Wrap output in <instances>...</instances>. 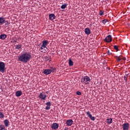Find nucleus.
I'll return each mask as SVG.
<instances>
[{"mask_svg": "<svg viewBox=\"0 0 130 130\" xmlns=\"http://www.w3.org/2000/svg\"><path fill=\"white\" fill-rule=\"evenodd\" d=\"M5 27H8L9 25H10V24H11V22H10V21L9 20H5Z\"/></svg>", "mask_w": 130, "mask_h": 130, "instance_id": "412c9836", "label": "nucleus"}, {"mask_svg": "<svg viewBox=\"0 0 130 130\" xmlns=\"http://www.w3.org/2000/svg\"><path fill=\"white\" fill-rule=\"evenodd\" d=\"M46 107H45L46 110H49L51 106V102H48L46 103Z\"/></svg>", "mask_w": 130, "mask_h": 130, "instance_id": "1a4fd4ad", "label": "nucleus"}, {"mask_svg": "<svg viewBox=\"0 0 130 130\" xmlns=\"http://www.w3.org/2000/svg\"><path fill=\"white\" fill-rule=\"evenodd\" d=\"M4 117H5V115H4L3 112H0V118H4Z\"/></svg>", "mask_w": 130, "mask_h": 130, "instance_id": "b1692460", "label": "nucleus"}, {"mask_svg": "<svg viewBox=\"0 0 130 130\" xmlns=\"http://www.w3.org/2000/svg\"><path fill=\"white\" fill-rule=\"evenodd\" d=\"M55 18H56V17L55 16L54 14H50L49 15V19H50V20H51V21L54 20L55 19Z\"/></svg>", "mask_w": 130, "mask_h": 130, "instance_id": "ddd939ff", "label": "nucleus"}, {"mask_svg": "<svg viewBox=\"0 0 130 130\" xmlns=\"http://www.w3.org/2000/svg\"><path fill=\"white\" fill-rule=\"evenodd\" d=\"M4 123L5 126H6V127H8V126H9V124L10 123V121L8 119H5L4 121Z\"/></svg>", "mask_w": 130, "mask_h": 130, "instance_id": "dca6fc26", "label": "nucleus"}, {"mask_svg": "<svg viewBox=\"0 0 130 130\" xmlns=\"http://www.w3.org/2000/svg\"><path fill=\"white\" fill-rule=\"evenodd\" d=\"M43 74L47 76L48 75H50L51 74V71H50V69H45L44 71Z\"/></svg>", "mask_w": 130, "mask_h": 130, "instance_id": "f8f14e48", "label": "nucleus"}, {"mask_svg": "<svg viewBox=\"0 0 130 130\" xmlns=\"http://www.w3.org/2000/svg\"><path fill=\"white\" fill-rule=\"evenodd\" d=\"M69 64L70 67L74 66V62L71 59H69Z\"/></svg>", "mask_w": 130, "mask_h": 130, "instance_id": "4be33fe9", "label": "nucleus"}, {"mask_svg": "<svg viewBox=\"0 0 130 130\" xmlns=\"http://www.w3.org/2000/svg\"><path fill=\"white\" fill-rule=\"evenodd\" d=\"M81 83L83 84H85V85L89 84V83L91 82V79L89 76H84L83 78L81 80Z\"/></svg>", "mask_w": 130, "mask_h": 130, "instance_id": "7ed1b4c3", "label": "nucleus"}, {"mask_svg": "<svg viewBox=\"0 0 130 130\" xmlns=\"http://www.w3.org/2000/svg\"><path fill=\"white\" fill-rule=\"evenodd\" d=\"M0 128H1V129L6 128V127H5V126L3 124H1L0 125Z\"/></svg>", "mask_w": 130, "mask_h": 130, "instance_id": "cd10ccee", "label": "nucleus"}, {"mask_svg": "<svg viewBox=\"0 0 130 130\" xmlns=\"http://www.w3.org/2000/svg\"><path fill=\"white\" fill-rule=\"evenodd\" d=\"M22 95V91L21 90H18L16 92L15 95L16 97H20Z\"/></svg>", "mask_w": 130, "mask_h": 130, "instance_id": "f3484780", "label": "nucleus"}, {"mask_svg": "<svg viewBox=\"0 0 130 130\" xmlns=\"http://www.w3.org/2000/svg\"><path fill=\"white\" fill-rule=\"evenodd\" d=\"M68 6V4H64L63 5H62L61 6V9H66V7H67Z\"/></svg>", "mask_w": 130, "mask_h": 130, "instance_id": "5701e85b", "label": "nucleus"}, {"mask_svg": "<svg viewBox=\"0 0 130 130\" xmlns=\"http://www.w3.org/2000/svg\"><path fill=\"white\" fill-rule=\"evenodd\" d=\"M52 129H57L58 128V124L57 123H53L51 125Z\"/></svg>", "mask_w": 130, "mask_h": 130, "instance_id": "9b49d317", "label": "nucleus"}, {"mask_svg": "<svg viewBox=\"0 0 130 130\" xmlns=\"http://www.w3.org/2000/svg\"><path fill=\"white\" fill-rule=\"evenodd\" d=\"M122 127L123 130H128V128H129V124L128 123H124L122 125Z\"/></svg>", "mask_w": 130, "mask_h": 130, "instance_id": "423d86ee", "label": "nucleus"}, {"mask_svg": "<svg viewBox=\"0 0 130 130\" xmlns=\"http://www.w3.org/2000/svg\"><path fill=\"white\" fill-rule=\"evenodd\" d=\"M127 76H124V80L125 81V83H127Z\"/></svg>", "mask_w": 130, "mask_h": 130, "instance_id": "a878e982", "label": "nucleus"}, {"mask_svg": "<svg viewBox=\"0 0 130 130\" xmlns=\"http://www.w3.org/2000/svg\"><path fill=\"white\" fill-rule=\"evenodd\" d=\"M49 42L47 40H44L42 42V44L40 48V51L43 52V53H46V51L48 50V48L46 47L48 45Z\"/></svg>", "mask_w": 130, "mask_h": 130, "instance_id": "f03ea898", "label": "nucleus"}, {"mask_svg": "<svg viewBox=\"0 0 130 130\" xmlns=\"http://www.w3.org/2000/svg\"><path fill=\"white\" fill-rule=\"evenodd\" d=\"M84 32L86 35H89V34H91V30H90V28H86L84 29Z\"/></svg>", "mask_w": 130, "mask_h": 130, "instance_id": "2eb2a0df", "label": "nucleus"}, {"mask_svg": "<svg viewBox=\"0 0 130 130\" xmlns=\"http://www.w3.org/2000/svg\"><path fill=\"white\" fill-rule=\"evenodd\" d=\"M18 60L21 62L27 63L31 59V53L29 52L22 51L19 56H18Z\"/></svg>", "mask_w": 130, "mask_h": 130, "instance_id": "f257e3e1", "label": "nucleus"}, {"mask_svg": "<svg viewBox=\"0 0 130 130\" xmlns=\"http://www.w3.org/2000/svg\"><path fill=\"white\" fill-rule=\"evenodd\" d=\"M106 122L108 123V124H111V123H112V118L107 119Z\"/></svg>", "mask_w": 130, "mask_h": 130, "instance_id": "aec40b11", "label": "nucleus"}, {"mask_svg": "<svg viewBox=\"0 0 130 130\" xmlns=\"http://www.w3.org/2000/svg\"><path fill=\"white\" fill-rule=\"evenodd\" d=\"M105 41H106V42H111V41H112V37H111V35H109L106 37Z\"/></svg>", "mask_w": 130, "mask_h": 130, "instance_id": "6e6552de", "label": "nucleus"}, {"mask_svg": "<svg viewBox=\"0 0 130 130\" xmlns=\"http://www.w3.org/2000/svg\"><path fill=\"white\" fill-rule=\"evenodd\" d=\"M39 98L41 99V100H46V98H47V95L44 92H40L39 95H38Z\"/></svg>", "mask_w": 130, "mask_h": 130, "instance_id": "39448f33", "label": "nucleus"}, {"mask_svg": "<svg viewBox=\"0 0 130 130\" xmlns=\"http://www.w3.org/2000/svg\"><path fill=\"white\" fill-rule=\"evenodd\" d=\"M124 76H125V77H128V74H125Z\"/></svg>", "mask_w": 130, "mask_h": 130, "instance_id": "72a5a7b5", "label": "nucleus"}, {"mask_svg": "<svg viewBox=\"0 0 130 130\" xmlns=\"http://www.w3.org/2000/svg\"><path fill=\"white\" fill-rule=\"evenodd\" d=\"M11 42H17V40H14V41H11Z\"/></svg>", "mask_w": 130, "mask_h": 130, "instance_id": "c9c22d12", "label": "nucleus"}, {"mask_svg": "<svg viewBox=\"0 0 130 130\" xmlns=\"http://www.w3.org/2000/svg\"><path fill=\"white\" fill-rule=\"evenodd\" d=\"M68 129H69V128L66 127L64 130H68Z\"/></svg>", "mask_w": 130, "mask_h": 130, "instance_id": "f704fd0d", "label": "nucleus"}, {"mask_svg": "<svg viewBox=\"0 0 130 130\" xmlns=\"http://www.w3.org/2000/svg\"><path fill=\"white\" fill-rule=\"evenodd\" d=\"M6 72V63L5 62L0 61V73L4 74Z\"/></svg>", "mask_w": 130, "mask_h": 130, "instance_id": "20e7f679", "label": "nucleus"}, {"mask_svg": "<svg viewBox=\"0 0 130 130\" xmlns=\"http://www.w3.org/2000/svg\"><path fill=\"white\" fill-rule=\"evenodd\" d=\"M103 13H104L103 11H100V14H99L100 16H102L103 15Z\"/></svg>", "mask_w": 130, "mask_h": 130, "instance_id": "7c9ffc66", "label": "nucleus"}, {"mask_svg": "<svg viewBox=\"0 0 130 130\" xmlns=\"http://www.w3.org/2000/svg\"><path fill=\"white\" fill-rule=\"evenodd\" d=\"M107 54H110V53L109 52V51H108L107 52Z\"/></svg>", "mask_w": 130, "mask_h": 130, "instance_id": "473e14b6", "label": "nucleus"}, {"mask_svg": "<svg viewBox=\"0 0 130 130\" xmlns=\"http://www.w3.org/2000/svg\"><path fill=\"white\" fill-rule=\"evenodd\" d=\"M86 114L88 116V117L91 119V120H92L93 121L95 120V117H93L89 111H87Z\"/></svg>", "mask_w": 130, "mask_h": 130, "instance_id": "0eeeda50", "label": "nucleus"}, {"mask_svg": "<svg viewBox=\"0 0 130 130\" xmlns=\"http://www.w3.org/2000/svg\"><path fill=\"white\" fill-rule=\"evenodd\" d=\"M76 94L77 95H78V96H80L82 95V92H81L80 91H77L76 92Z\"/></svg>", "mask_w": 130, "mask_h": 130, "instance_id": "c85d7f7f", "label": "nucleus"}, {"mask_svg": "<svg viewBox=\"0 0 130 130\" xmlns=\"http://www.w3.org/2000/svg\"><path fill=\"white\" fill-rule=\"evenodd\" d=\"M21 48H22L21 44H18L15 46V49H18V50H20V49H21Z\"/></svg>", "mask_w": 130, "mask_h": 130, "instance_id": "6ab92c4d", "label": "nucleus"}, {"mask_svg": "<svg viewBox=\"0 0 130 130\" xmlns=\"http://www.w3.org/2000/svg\"><path fill=\"white\" fill-rule=\"evenodd\" d=\"M116 57H117V58H116L117 61H120V60H121V59L119 58V56H116Z\"/></svg>", "mask_w": 130, "mask_h": 130, "instance_id": "c756f323", "label": "nucleus"}, {"mask_svg": "<svg viewBox=\"0 0 130 130\" xmlns=\"http://www.w3.org/2000/svg\"><path fill=\"white\" fill-rule=\"evenodd\" d=\"M66 124L68 126H71L74 124V121H73L72 119L67 120Z\"/></svg>", "mask_w": 130, "mask_h": 130, "instance_id": "9d476101", "label": "nucleus"}, {"mask_svg": "<svg viewBox=\"0 0 130 130\" xmlns=\"http://www.w3.org/2000/svg\"><path fill=\"white\" fill-rule=\"evenodd\" d=\"M0 130H6V128H4L3 129H1Z\"/></svg>", "mask_w": 130, "mask_h": 130, "instance_id": "e433bc0d", "label": "nucleus"}, {"mask_svg": "<svg viewBox=\"0 0 130 130\" xmlns=\"http://www.w3.org/2000/svg\"><path fill=\"white\" fill-rule=\"evenodd\" d=\"M6 23V18L1 17H0V25H3Z\"/></svg>", "mask_w": 130, "mask_h": 130, "instance_id": "4468645a", "label": "nucleus"}, {"mask_svg": "<svg viewBox=\"0 0 130 130\" xmlns=\"http://www.w3.org/2000/svg\"><path fill=\"white\" fill-rule=\"evenodd\" d=\"M114 48L115 49V50H117V51H118V47L116 45L114 46Z\"/></svg>", "mask_w": 130, "mask_h": 130, "instance_id": "bb28decb", "label": "nucleus"}, {"mask_svg": "<svg viewBox=\"0 0 130 130\" xmlns=\"http://www.w3.org/2000/svg\"><path fill=\"white\" fill-rule=\"evenodd\" d=\"M7 38V35L6 34H2L0 35V39L2 40H4V39Z\"/></svg>", "mask_w": 130, "mask_h": 130, "instance_id": "a211bd4d", "label": "nucleus"}, {"mask_svg": "<svg viewBox=\"0 0 130 130\" xmlns=\"http://www.w3.org/2000/svg\"><path fill=\"white\" fill-rule=\"evenodd\" d=\"M50 71L51 73H54V72L55 71V69H54L53 68H51L50 69Z\"/></svg>", "mask_w": 130, "mask_h": 130, "instance_id": "393cba45", "label": "nucleus"}, {"mask_svg": "<svg viewBox=\"0 0 130 130\" xmlns=\"http://www.w3.org/2000/svg\"><path fill=\"white\" fill-rule=\"evenodd\" d=\"M103 24H106V21L103 20Z\"/></svg>", "mask_w": 130, "mask_h": 130, "instance_id": "2f4dec72", "label": "nucleus"}]
</instances>
